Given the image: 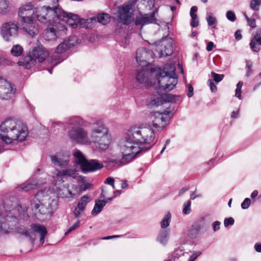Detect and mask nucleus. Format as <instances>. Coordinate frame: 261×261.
I'll use <instances>...</instances> for the list:
<instances>
[{
  "instance_id": "f257e3e1",
  "label": "nucleus",
  "mask_w": 261,
  "mask_h": 261,
  "mask_svg": "<svg viewBox=\"0 0 261 261\" xmlns=\"http://www.w3.org/2000/svg\"><path fill=\"white\" fill-rule=\"evenodd\" d=\"M28 135L27 126L15 118H8L0 125V138L6 144L24 141Z\"/></svg>"
},
{
  "instance_id": "f03ea898",
  "label": "nucleus",
  "mask_w": 261,
  "mask_h": 261,
  "mask_svg": "<svg viewBox=\"0 0 261 261\" xmlns=\"http://www.w3.org/2000/svg\"><path fill=\"white\" fill-rule=\"evenodd\" d=\"M57 201L55 193L44 190L37 193L31 203V207L34 215L39 219H43L41 216L47 215L56 208Z\"/></svg>"
},
{
  "instance_id": "7ed1b4c3",
  "label": "nucleus",
  "mask_w": 261,
  "mask_h": 261,
  "mask_svg": "<svg viewBox=\"0 0 261 261\" xmlns=\"http://www.w3.org/2000/svg\"><path fill=\"white\" fill-rule=\"evenodd\" d=\"M89 140L90 145L93 143L100 150H106L108 148L110 144L109 130L102 120H96L92 123Z\"/></svg>"
},
{
  "instance_id": "20e7f679",
  "label": "nucleus",
  "mask_w": 261,
  "mask_h": 261,
  "mask_svg": "<svg viewBox=\"0 0 261 261\" xmlns=\"http://www.w3.org/2000/svg\"><path fill=\"white\" fill-rule=\"evenodd\" d=\"M150 147L141 146L127 133L126 137L122 139L120 143V151L122 154L121 162L123 164L129 163L132 161L137 154L149 150Z\"/></svg>"
},
{
  "instance_id": "39448f33",
  "label": "nucleus",
  "mask_w": 261,
  "mask_h": 261,
  "mask_svg": "<svg viewBox=\"0 0 261 261\" xmlns=\"http://www.w3.org/2000/svg\"><path fill=\"white\" fill-rule=\"evenodd\" d=\"M48 55V51L44 46L38 45L34 47L27 54L23 55L17 64L25 69H31L36 65L37 60L42 63Z\"/></svg>"
},
{
  "instance_id": "423d86ee",
  "label": "nucleus",
  "mask_w": 261,
  "mask_h": 261,
  "mask_svg": "<svg viewBox=\"0 0 261 261\" xmlns=\"http://www.w3.org/2000/svg\"><path fill=\"white\" fill-rule=\"evenodd\" d=\"M130 138L141 146L149 145L150 148L156 143L153 130L147 127H132L128 131Z\"/></svg>"
},
{
  "instance_id": "0eeeda50",
  "label": "nucleus",
  "mask_w": 261,
  "mask_h": 261,
  "mask_svg": "<svg viewBox=\"0 0 261 261\" xmlns=\"http://www.w3.org/2000/svg\"><path fill=\"white\" fill-rule=\"evenodd\" d=\"M158 71L156 80L159 86L167 91L173 89L177 83L174 64H167L163 69L158 68Z\"/></svg>"
},
{
  "instance_id": "6e6552de",
  "label": "nucleus",
  "mask_w": 261,
  "mask_h": 261,
  "mask_svg": "<svg viewBox=\"0 0 261 261\" xmlns=\"http://www.w3.org/2000/svg\"><path fill=\"white\" fill-rule=\"evenodd\" d=\"M142 67V69L138 70L136 73V80L145 86L152 85L156 81L158 68H153L150 65Z\"/></svg>"
},
{
  "instance_id": "1a4fd4ad",
  "label": "nucleus",
  "mask_w": 261,
  "mask_h": 261,
  "mask_svg": "<svg viewBox=\"0 0 261 261\" xmlns=\"http://www.w3.org/2000/svg\"><path fill=\"white\" fill-rule=\"evenodd\" d=\"M73 155L77 159V163L80 165L81 170L84 173L93 172L103 167V164L97 160H87L79 150H74Z\"/></svg>"
},
{
  "instance_id": "9d476101",
  "label": "nucleus",
  "mask_w": 261,
  "mask_h": 261,
  "mask_svg": "<svg viewBox=\"0 0 261 261\" xmlns=\"http://www.w3.org/2000/svg\"><path fill=\"white\" fill-rule=\"evenodd\" d=\"M171 117L169 111L154 112L150 114L149 123L155 129L161 130L168 124Z\"/></svg>"
},
{
  "instance_id": "9b49d317",
  "label": "nucleus",
  "mask_w": 261,
  "mask_h": 261,
  "mask_svg": "<svg viewBox=\"0 0 261 261\" xmlns=\"http://www.w3.org/2000/svg\"><path fill=\"white\" fill-rule=\"evenodd\" d=\"M68 135L73 142L82 145H90L89 133L83 127H72L68 131Z\"/></svg>"
},
{
  "instance_id": "f8f14e48",
  "label": "nucleus",
  "mask_w": 261,
  "mask_h": 261,
  "mask_svg": "<svg viewBox=\"0 0 261 261\" xmlns=\"http://www.w3.org/2000/svg\"><path fill=\"white\" fill-rule=\"evenodd\" d=\"M134 4L127 3L118 8V20L125 25H128L134 20Z\"/></svg>"
},
{
  "instance_id": "ddd939ff",
  "label": "nucleus",
  "mask_w": 261,
  "mask_h": 261,
  "mask_svg": "<svg viewBox=\"0 0 261 261\" xmlns=\"http://www.w3.org/2000/svg\"><path fill=\"white\" fill-rule=\"evenodd\" d=\"M34 232L38 233L40 235V242L41 245L43 244L44 242V238L47 234V230L45 226L39 224H33L31 225V229H25L19 231L20 234L29 238L32 243L36 239Z\"/></svg>"
},
{
  "instance_id": "4468645a",
  "label": "nucleus",
  "mask_w": 261,
  "mask_h": 261,
  "mask_svg": "<svg viewBox=\"0 0 261 261\" xmlns=\"http://www.w3.org/2000/svg\"><path fill=\"white\" fill-rule=\"evenodd\" d=\"M51 174V182L55 186L62 184L64 181L65 179H66L68 177L75 178L78 174L76 170L72 168H68L61 171L58 169H55Z\"/></svg>"
},
{
  "instance_id": "2eb2a0df",
  "label": "nucleus",
  "mask_w": 261,
  "mask_h": 261,
  "mask_svg": "<svg viewBox=\"0 0 261 261\" xmlns=\"http://www.w3.org/2000/svg\"><path fill=\"white\" fill-rule=\"evenodd\" d=\"M15 92L14 85L7 80L0 78V99L9 100Z\"/></svg>"
},
{
  "instance_id": "dca6fc26",
  "label": "nucleus",
  "mask_w": 261,
  "mask_h": 261,
  "mask_svg": "<svg viewBox=\"0 0 261 261\" xmlns=\"http://www.w3.org/2000/svg\"><path fill=\"white\" fill-rule=\"evenodd\" d=\"M18 30V26L14 22L10 21L2 25L1 34L5 41H9L17 36Z\"/></svg>"
},
{
  "instance_id": "f3484780",
  "label": "nucleus",
  "mask_w": 261,
  "mask_h": 261,
  "mask_svg": "<svg viewBox=\"0 0 261 261\" xmlns=\"http://www.w3.org/2000/svg\"><path fill=\"white\" fill-rule=\"evenodd\" d=\"M156 50L160 52V57L171 55L173 53L172 40L167 37L163 38L161 41L154 43Z\"/></svg>"
},
{
  "instance_id": "a211bd4d",
  "label": "nucleus",
  "mask_w": 261,
  "mask_h": 261,
  "mask_svg": "<svg viewBox=\"0 0 261 261\" xmlns=\"http://www.w3.org/2000/svg\"><path fill=\"white\" fill-rule=\"evenodd\" d=\"M35 9L31 2L22 5L19 9L18 14L21 18V22L33 20L35 18Z\"/></svg>"
},
{
  "instance_id": "6ab92c4d",
  "label": "nucleus",
  "mask_w": 261,
  "mask_h": 261,
  "mask_svg": "<svg viewBox=\"0 0 261 261\" xmlns=\"http://www.w3.org/2000/svg\"><path fill=\"white\" fill-rule=\"evenodd\" d=\"M174 100V96L170 94H157L146 100L147 105L150 107H157L164 102H171Z\"/></svg>"
},
{
  "instance_id": "aec40b11",
  "label": "nucleus",
  "mask_w": 261,
  "mask_h": 261,
  "mask_svg": "<svg viewBox=\"0 0 261 261\" xmlns=\"http://www.w3.org/2000/svg\"><path fill=\"white\" fill-rule=\"evenodd\" d=\"M59 20L66 22L72 28L75 29L80 27V19L78 15L71 13L62 11L59 14Z\"/></svg>"
},
{
  "instance_id": "412c9836",
  "label": "nucleus",
  "mask_w": 261,
  "mask_h": 261,
  "mask_svg": "<svg viewBox=\"0 0 261 261\" xmlns=\"http://www.w3.org/2000/svg\"><path fill=\"white\" fill-rule=\"evenodd\" d=\"M51 163L55 166L61 168L67 166L69 162V155L64 152H58L50 156Z\"/></svg>"
},
{
  "instance_id": "4be33fe9",
  "label": "nucleus",
  "mask_w": 261,
  "mask_h": 261,
  "mask_svg": "<svg viewBox=\"0 0 261 261\" xmlns=\"http://www.w3.org/2000/svg\"><path fill=\"white\" fill-rule=\"evenodd\" d=\"M50 3V5L47 6L46 22H56L57 20L60 21L59 14L63 10L58 7V4Z\"/></svg>"
},
{
  "instance_id": "5701e85b",
  "label": "nucleus",
  "mask_w": 261,
  "mask_h": 261,
  "mask_svg": "<svg viewBox=\"0 0 261 261\" xmlns=\"http://www.w3.org/2000/svg\"><path fill=\"white\" fill-rule=\"evenodd\" d=\"M152 58V53L145 48L137 49L136 53V61L141 66H147L148 65V60Z\"/></svg>"
},
{
  "instance_id": "b1692460",
  "label": "nucleus",
  "mask_w": 261,
  "mask_h": 261,
  "mask_svg": "<svg viewBox=\"0 0 261 261\" xmlns=\"http://www.w3.org/2000/svg\"><path fill=\"white\" fill-rule=\"evenodd\" d=\"M77 41V39L75 36L70 37L67 40H64L56 47L55 52L61 54L65 51L71 47L74 46Z\"/></svg>"
},
{
  "instance_id": "393cba45",
  "label": "nucleus",
  "mask_w": 261,
  "mask_h": 261,
  "mask_svg": "<svg viewBox=\"0 0 261 261\" xmlns=\"http://www.w3.org/2000/svg\"><path fill=\"white\" fill-rule=\"evenodd\" d=\"M155 11L150 14H140L137 16L135 20L136 25H144L150 23H154L156 21L155 18Z\"/></svg>"
},
{
  "instance_id": "a878e982",
  "label": "nucleus",
  "mask_w": 261,
  "mask_h": 261,
  "mask_svg": "<svg viewBox=\"0 0 261 261\" xmlns=\"http://www.w3.org/2000/svg\"><path fill=\"white\" fill-rule=\"evenodd\" d=\"M90 201V198L87 195L81 197L77 203L76 207L75 208L73 212L75 218H79L80 217L81 213L85 211L87 204Z\"/></svg>"
},
{
  "instance_id": "bb28decb",
  "label": "nucleus",
  "mask_w": 261,
  "mask_h": 261,
  "mask_svg": "<svg viewBox=\"0 0 261 261\" xmlns=\"http://www.w3.org/2000/svg\"><path fill=\"white\" fill-rule=\"evenodd\" d=\"M21 22L22 29L25 31L28 34L33 37L38 34V28L34 23L33 20L24 21Z\"/></svg>"
},
{
  "instance_id": "cd10ccee",
  "label": "nucleus",
  "mask_w": 261,
  "mask_h": 261,
  "mask_svg": "<svg viewBox=\"0 0 261 261\" xmlns=\"http://www.w3.org/2000/svg\"><path fill=\"white\" fill-rule=\"evenodd\" d=\"M47 6H43L35 9V17L41 22H46Z\"/></svg>"
},
{
  "instance_id": "c85d7f7f",
  "label": "nucleus",
  "mask_w": 261,
  "mask_h": 261,
  "mask_svg": "<svg viewBox=\"0 0 261 261\" xmlns=\"http://www.w3.org/2000/svg\"><path fill=\"white\" fill-rule=\"evenodd\" d=\"M58 195L62 198H71L73 197L74 194L69 189V185H64L62 187L59 188L58 192Z\"/></svg>"
},
{
  "instance_id": "c756f323",
  "label": "nucleus",
  "mask_w": 261,
  "mask_h": 261,
  "mask_svg": "<svg viewBox=\"0 0 261 261\" xmlns=\"http://www.w3.org/2000/svg\"><path fill=\"white\" fill-rule=\"evenodd\" d=\"M58 36L56 32V29L53 27L47 28L44 32V38L46 40H55Z\"/></svg>"
},
{
  "instance_id": "7c9ffc66",
  "label": "nucleus",
  "mask_w": 261,
  "mask_h": 261,
  "mask_svg": "<svg viewBox=\"0 0 261 261\" xmlns=\"http://www.w3.org/2000/svg\"><path fill=\"white\" fill-rule=\"evenodd\" d=\"M67 124L72 127H81L84 125L85 121L81 117L74 116L70 118L68 121Z\"/></svg>"
},
{
  "instance_id": "2f4dec72",
  "label": "nucleus",
  "mask_w": 261,
  "mask_h": 261,
  "mask_svg": "<svg viewBox=\"0 0 261 261\" xmlns=\"http://www.w3.org/2000/svg\"><path fill=\"white\" fill-rule=\"evenodd\" d=\"M95 202V203L91 212V214L94 216H96L101 212L103 207L106 204L107 201L104 200H96Z\"/></svg>"
},
{
  "instance_id": "473e14b6",
  "label": "nucleus",
  "mask_w": 261,
  "mask_h": 261,
  "mask_svg": "<svg viewBox=\"0 0 261 261\" xmlns=\"http://www.w3.org/2000/svg\"><path fill=\"white\" fill-rule=\"evenodd\" d=\"M96 22V18L92 17L88 19H81L80 23V27L84 28L86 29H91L94 23Z\"/></svg>"
},
{
  "instance_id": "72a5a7b5",
  "label": "nucleus",
  "mask_w": 261,
  "mask_h": 261,
  "mask_svg": "<svg viewBox=\"0 0 261 261\" xmlns=\"http://www.w3.org/2000/svg\"><path fill=\"white\" fill-rule=\"evenodd\" d=\"M38 184L35 181L28 180L19 186V188L23 191L27 192L32 189H36L38 187Z\"/></svg>"
},
{
  "instance_id": "f704fd0d",
  "label": "nucleus",
  "mask_w": 261,
  "mask_h": 261,
  "mask_svg": "<svg viewBox=\"0 0 261 261\" xmlns=\"http://www.w3.org/2000/svg\"><path fill=\"white\" fill-rule=\"evenodd\" d=\"M169 232L167 230L160 231L158 237V241L162 244H166L168 241Z\"/></svg>"
},
{
  "instance_id": "c9c22d12",
  "label": "nucleus",
  "mask_w": 261,
  "mask_h": 261,
  "mask_svg": "<svg viewBox=\"0 0 261 261\" xmlns=\"http://www.w3.org/2000/svg\"><path fill=\"white\" fill-rule=\"evenodd\" d=\"M23 51V47L19 44L14 45L10 50V53L12 56L16 57L20 56L22 55Z\"/></svg>"
},
{
  "instance_id": "e433bc0d",
  "label": "nucleus",
  "mask_w": 261,
  "mask_h": 261,
  "mask_svg": "<svg viewBox=\"0 0 261 261\" xmlns=\"http://www.w3.org/2000/svg\"><path fill=\"white\" fill-rule=\"evenodd\" d=\"M15 63L11 59L6 58L3 55L0 54V66H12Z\"/></svg>"
},
{
  "instance_id": "4c0bfd02",
  "label": "nucleus",
  "mask_w": 261,
  "mask_h": 261,
  "mask_svg": "<svg viewBox=\"0 0 261 261\" xmlns=\"http://www.w3.org/2000/svg\"><path fill=\"white\" fill-rule=\"evenodd\" d=\"M96 18V21L102 24H106L110 21V16L108 14L102 13L99 15Z\"/></svg>"
},
{
  "instance_id": "58836bf2",
  "label": "nucleus",
  "mask_w": 261,
  "mask_h": 261,
  "mask_svg": "<svg viewBox=\"0 0 261 261\" xmlns=\"http://www.w3.org/2000/svg\"><path fill=\"white\" fill-rule=\"evenodd\" d=\"M54 23H56V25L54 26L56 29V32L58 36L62 35L63 34L65 33L67 28L63 23H60L59 21H58V20L56 22Z\"/></svg>"
},
{
  "instance_id": "ea45409f",
  "label": "nucleus",
  "mask_w": 261,
  "mask_h": 261,
  "mask_svg": "<svg viewBox=\"0 0 261 261\" xmlns=\"http://www.w3.org/2000/svg\"><path fill=\"white\" fill-rule=\"evenodd\" d=\"M184 252L183 250L179 247L174 250L171 257H168L166 261H175L176 259L178 258L181 255L184 254Z\"/></svg>"
},
{
  "instance_id": "a19ab883",
  "label": "nucleus",
  "mask_w": 261,
  "mask_h": 261,
  "mask_svg": "<svg viewBox=\"0 0 261 261\" xmlns=\"http://www.w3.org/2000/svg\"><path fill=\"white\" fill-rule=\"evenodd\" d=\"M9 3L7 0H0V14H5L9 11Z\"/></svg>"
},
{
  "instance_id": "79ce46f5",
  "label": "nucleus",
  "mask_w": 261,
  "mask_h": 261,
  "mask_svg": "<svg viewBox=\"0 0 261 261\" xmlns=\"http://www.w3.org/2000/svg\"><path fill=\"white\" fill-rule=\"evenodd\" d=\"M206 19L209 26H213L217 24V18L211 13L206 14Z\"/></svg>"
},
{
  "instance_id": "37998d69",
  "label": "nucleus",
  "mask_w": 261,
  "mask_h": 261,
  "mask_svg": "<svg viewBox=\"0 0 261 261\" xmlns=\"http://www.w3.org/2000/svg\"><path fill=\"white\" fill-rule=\"evenodd\" d=\"M188 234L192 238H195L197 237L199 234V229L198 226L194 225H192L189 230Z\"/></svg>"
},
{
  "instance_id": "c03bdc74",
  "label": "nucleus",
  "mask_w": 261,
  "mask_h": 261,
  "mask_svg": "<svg viewBox=\"0 0 261 261\" xmlns=\"http://www.w3.org/2000/svg\"><path fill=\"white\" fill-rule=\"evenodd\" d=\"M171 218V214L168 213L164 217L163 219L161 221V227L162 228H165L168 227L169 225L170 219Z\"/></svg>"
},
{
  "instance_id": "a18cd8bd",
  "label": "nucleus",
  "mask_w": 261,
  "mask_h": 261,
  "mask_svg": "<svg viewBox=\"0 0 261 261\" xmlns=\"http://www.w3.org/2000/svg\"><path fill=\"white\" fill-rule=\"evenodd\" d=\"M7 224L6 223L5 219L2 216L1 213H0V231L4 233H7Z\"/></svg>"
},
{
  "instance_id": "49530a36",
  "label": "nucleus",
  "mask_w": 261,
  "mask_h": 261,
  "mask_svg": "<svg viewBox=\"0 0 261 261\" xmlns=\"http://www.w3.org/2000/svg\"><path fill=\"white\" fill-rule=\"evenodd\" d=\"M261 4V0H252L250 7L251 9L257 11L259 9V7L260 5Z\"/></svg>"
},
{
  "instance_id": "de8ad7c7",
  "label": "nucleus",
  "mask_w": 261,
  "mask_h": 261,
  "mask_svg": "<svg viewBox=\"0 0 261 261\" xmlns=\"http://www.w3.org/2000/svg\"><path fill=\"white\" fill-rule=\"evenodd\" d=\"M255 41V38H252L250 43V46L252 51L254 52H258L260 50V47L257 44V43H256Z\"/></svg>"
},
{
  "instance_id": "09e8293b",
  "label": "nucleus",
  "mask_w": 261,
  "mask_h": 261,
  "mask_svg": "<svg viewBox=\"0 0 261 261\" xmlns=\"http://www.w3.org/2000/svg\"><path fill=\"white\" fill-rule=\"evenodd\" d=\"M243 85L242 82H239L237 85V88L236 89L235 95L236 97L239 98L240 99H242L241 96V88Z\"/></svg>"
},
{
  "instance_id": "8fccbe9b",
  "label": "nucleus",
  "mask_w": 261,
  "mask_h": 261,
  "mask_svg": "<svg viewBox=\"0 0 261 261\" xmlns=\"http://www.w3.org/2000/svg\"><path fill=\"white\" fill-rule=\"evenodd\" d=\"M211 74L214 81L217 83L221 81L224 77L223 74H218L214 72H212Z\"/></svg>"
},
{
  "instance_id": "3c124183",
  "label": "nucleus",
  "mask_w": 261,
  "mask_h": 261,
  "mask_svg": "<svg viewBox=\"0 0 261 261\" xmlns=\"http://www.w3.org/2000/svg\"><path fill=\"white\" fill-rule=\"evenodd\" d=\"M191 202L190 200H188L184 204L182 212L184 214H189L191 212Z\"/></svg>"
},
{
  "instance_id": "603ef678",
  "label": "nucleus",
  "mask_w": 261,
  "mask_h": 261,
  "mask_svg": "<svg viewBox=\"0 0 261 261\" xmlns=\"http://www.w3.org/2000/svg\"><path fill=\"white\" fill-rule=\"evenodd\" d=\"M81 221L80 220H78L75 223H74L73 225H72L70 228L68 229L67 231L65 232V234L67 235V234L71 232L72 231L75 229L76 228L79 227L80 225Z\"/></svg>"
},
{
  "instance_id": "864d4df0",
  "label": "nucleus",
  "mask_w": 261,
  "mask_h": 261,
  "mask_svg": "<svg viewBox=\"0 0 261 261\" xmlns=\"http://www.w3.org/2000/svg\"><path fill=\"white\" fill-rule=\"evenodd\" d=\"M226 16L227 18L231 21L233 22L236 20L235 14L231 11H228L226 12Z\"/></svg>"
},
{
  "instance_id": "5fc2aeb1",
  "label": "nucleus",
  "mask_w": 261,
  "mask_h": 261,
  "mask_svg": "<svg viewBox=\"0 0 261 261\" xmlns=\"http://www.w3.org/2000/svg\"><path fill=\"white\" fill-rule=\"evenodd\" d=\"M244 16L248 22V25L251 28H255L256 27L255 20L253 18H249L246 13H244Z\"/></svg>"
},
{
  "instance_id": "6e6d98bb",
  "label": "nucleus",
  "mask_w": 261,
  "mask_h": 261,
  "mask_svg": "<svg viewBox=\"0 0 261 261\" xmlns=\"http://www.w3.org/2000/svg\"><path fill=\"white\" fill-rule=\"evenodd\" d=\"M250 199L246 198L244 199V201L241 204V207L243 209H247L249 207L250 204Z\"/></svg>"
},
{
  "instance_id": "4d7b16f0",
  "label": "nucleus",
  "mask_w": 261,
  "mask_h": 261,
  "mask_svg": "<svg viewBox=\"0 0 261 261\" xmlns=\"http://www.w3.org/2000/svg\"><path fill=\"white\" fill-rule=\"evenodd\" d=\"M246 64L247 68L246 75L247 76H249L251 74L252 71V63L250 61H246Z\"/></svg>"
},
{
  "instance_id": "13d9d810",
  "label": "nucleus",
  "mask_w": 261,
  "mask_h": 261,
  "mask_svg": "<svg viewBox=\"0 0 261 261\" xmlns=\"http://www.w3.org/2000/svg\"><path fill=\"white\" fill-rule=\"evenodd\" d=\"M234 221L233 218L232 217H229L228 218H226L224 221V225L225 227H227L229 225H232L234 224Z\"/></svg>"
},
{
  "instance_id": "bf43d9fd",
  "label": "nucleus",
  "mask_w": 261,
  "mask_h": 261,
  "mask_svg": "<svg viewBox=\"0 0 261 261\" xmlns=\"http://www.w3.org/2000/svg\"><path fill=\"white\" fill-rule=\"evenodd\" d=\"M207 84L209 85L211 90L212 92H216L217 91V87L212 81V80L209 79L207 81Z\"/></svg>"
},
{
  "instance_id": "052dcab7",
  "label": "nucleus",
  "mask_w": 261,
  "mask_h": 261,
  "mask_svg": "<svg viewBox=\"0 0 261 261\" xmlns=\"http://www.w3.org/2000/svg\"><path fill=\"white\" fill-rule=\"evenodd\" d=\"M192 21L191 22V25L192 27H196L198 25L199 21L197 17V16H194V17H192Z\"/></svg>"
},
{
  "instance_id": "680f3d73",
  "label": "nucleus",
  "mask_w": 261,
  "mask_h": 261,
  "mask_svg": "<svg viewBox=\"0 0 261 261\" xmlns=\"http://www.w3.org/2000/svg\"><path fill=\"white\" fill-rule=\"evenodd\" d=\"M201 254L200 251L193 252L188 261H194Z\"/></svg>"
},
{
  "instance_id": "e2e57ef3",
  "label": "nucleus",
  "mask_w": 261,
  "mask_h": 261,
  "mask_svg": "<svg viewBox=\"0 0 261 261\" xmlns=\"http://www.w3.org/2000/svg\"><path fill=\"white\" fill-rule=\"evenodd\" d=\"M91 187V184L89 182H86L84 184H83L81 187L80 188L82 191H85L87 190V189H89Z\"/></svg>"
},
{
  "instance_id": "0e129e2a",
  "label": "nucleus",
  "mask_w": 261,
  "mask_h": 261,
  "mask_svg": "<svg viewBox=\"0 0 261 261\" xmlns=\"http://www.w3.org/2000/svg\"><path fill=\"white\" fill-rule=\"evenodd\" d=\"M197 7L196 6H193L191 8L190 16L191 17H194V16H197L195 13L197 12Z\"/></svg>"
},
{
  "instance_id": "69168bd1",
  "label": "nucleus",
  "mask_w": 261,
  "mask_h": 261,
  "mask_svg": "<svg viewBox=\"0 0 261 261\" xmlns=\"http://www.w3.org/2000/svg\"><path fill=\"white\" fill-rule=\"evenodd\" d=\"M188 92L187 93V95L189 97H191L193 95V88L191 85H188Z\"/></svg>"
},
{
  "instance_id": "338daca9",
  "label": "nucleus",
  "mask_w": 261,
  "mask_h": 261,
  "mask_svg": "<svg viewBox=\"0 0 261 261\" xmlns=\"http://www.w3.org/2000/svg\"><path fill=\"white\" fill-rule=\"evenodd\" d=\"M220 222L218 221H216L213 223V230L216 231L220 229Z\"/></svg>"
},
{
  "instance_id": "774afa93",
  "label": "nucleus",
  "mask_w": 261,
  "mask_h": 261,
  "mask_svg": "<svg viewBox=\"0 0 261 261\" xmlns=\"http://www.w3.org/2000/svg\"><path fill=\"white\" fill-rule=\"evenodd\" d=\"M214 47H215V45H214V43L213 42L210 41L207 44L206 50L208 51H210L213 49Z\"/></svg>"
}]
</instances>
